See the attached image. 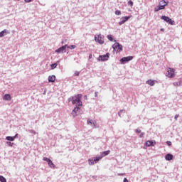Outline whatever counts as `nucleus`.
Listing matches in <instances>:
<instances>
[{"mask_svg":"<svg viewBox=\"0 0 182 182\" xmlns=\"http://www.w3.org/2000/svg\"><path fill=\"white\" fill-rule=\"evenodd\" d=\"M82 94H77L74 96H71L68 98V102H72V105H76V106L82 107L83 106V104L82 102Z\"/></svg>","mask_w":182,"mask_h":182,"instance_id":"nucleus-1","label":"nucleus"},{"mask_svg":"<svg viewBox=\"0 0 182 182\" xmlns=\"http://www.w3.org/2000/svg\"><path fill=\"white\" fill-rule=\"evenodd\" d=\"M112 49H114L115 52H122V50H123V46L119 43H115L112 45Z\"/></svg>","mask_w":182,"mask_h":182,"instance_id":"nucleus-2","label":"nucleus"},{"mask_svg":"<svg viewBox=\"0 0 182 182\" xmlns=\"http://www.w3.org/2000/svg\"><path fill=\"white\" fill-rule=\"evenodd\" d=\"M110 56V53H107L105 55H99L98 58H97V60L99 62H100V60L102 62H106V60H109V58Z\"/></svg>","mask_w":182,"mask_h":182,"instance_id":"nucleus-3","label":"nucleus"},{"mask_svg":"<svg viewBox=\"0 0 182 182\" xmlns=\"http://www.w3.org/2000/svg\"><path fill=\"white\" fill-rule=\"evenodd\" d=\"M161 19H162V21H164L169 25H174V21L171 20V18H170V17L167 16H161Z\"/></svg>","mask_w":182,"mask_h":182,"instance_id":"nucleus-4","label":"nucleus"},{"mask_svg":"<svg viewBox=\"0 0 182 182\" xmlns=\"http://www.w3.org/2000/svg\"><path fill=\"white\" fill-rule=\"evenodd\" d=\"M97 161H100V158H99L98 156L92 159H88V164H90V166H94V164H96Z\"/></svg>","mask_w":182,"mask_h":182,"instance_id":"nucleus-5","label":"nucleus"},{"mask_svg":"<svg viewBox=\"0 0 182 182\" xmlns=\"http://www.w3.org/2000/svg\"><path fill=\"white\" fill-rule=\"evenodd\" d=\"M130 60H133V56L124 57L120 59L122 65H125V63H127V62H130Z\"/></svg>","mask_w":182,"mask_h":182,"instance_id":"nucleus-6","label":"nucleus"},{"mask_svg":"<svg viewBox=\"0 0 182 182\" xmlns=\"http://www.w3.org/2000/svg\"><path fill=\"white\" fill-rule=\"evenodd\" d=\"M95 42H97V43H100V45H103V43H105V41H103V38L101 34L96 35L95 36Z\"/></svg>","mask_w":182,"mask_h":182,"instance_id":"nucleus-7","label":"nucleus"},{"mask_svg":"<svg viewBox=\"0 0 182 182\" xmlns=\"http://www.w3.org/2000/svg\"><path fill=\"white\" fill-rule=\"evenodd\" d=\"M66 46H68V45L60 47L55 50V53H66Z\"/></svg>","mask_w":182,"mask_h":182,"instance_id":"nucleus-8","label":"nucleus"},{"mask_svg":"<svg viewBox=\"0 0 182 182\" xmlns=\"http://www.w3.org/2000/svg\"><path fill=\"white\" fill-rule=\"evenodd\" d=\"M168 73L166 74V76L168 77H174V76H176V74H175V70L173 69V68H168Z\"/></svg>","mask_w":182,"mask_h":182,"instance_id":"nucleus-9","label":"nucleus"},{"mask_svg":"<svg viewBox=\"0 0 182 182\" xmlns=\"http://www.w3.org/2000/svg\"><path fill=\"white\" fill-rule=\"evenodd\" d=\"M43 161L48 162L49 167H50L51 168H55V164H53V162L52 161V160H50V159L43 157Z\"/></svg>","mask_w":182,"mask_h":182,"instance_id":"nucleus-10","label":"nucleus"},{"mask_svg":"<svg viewBox=\"0 0 182 182\" xmlns=\"http://www.w3.org/2000/svg\"><path fill=\"white\" fill-rule=\"evenodd\" d=\"M166 6H167V4H165L164 5L159 4L158 6L154 8V12H159V11L166 9Z\"/></svg>","mask_w":182,"mask_h":182,"instance_id":"nucleus-11","label":"nucleus"},{"mask_svg":"<svg viewBox=\"0 0 182 182\" xmlns=\"http://www.w3.org/2000/svg\"><path fill=\"white\" fill-rule=\"evenodd\" d=\"M80 107H79L78 105H75V107L72 111V115L73 117H76L77 116V112H79V110H80Z\"/></svg>","mask_w":182,"mask_h":182,"instance_id":"nucleus-12","label":"nucleus"},{"mask_svg":"<svg viewBox=\"0 0 182 182\" xmlns=\"http://www.w3.org/2000/svg\"><path fill=\"white\" fill-rule=\"evenodd\" d=\"M131 16H132L122 17L121 21L119 22V25H123V23L127 22V20L130 19Z\"/></svg>","mask_w":182,"mask_h":182,"instance_id":"nucleus-13","label":"nucleus"},{"mask_svg":"<svg viewBox=\"0 0 182 182\" xmlns=\"http://www.w3.org/2000/svg\"><path fill=\"white\" fill-rule=\"evenodd\" d=\"M87 124H90L91 127H94L95 129H96V127H97L96 126V121H93L92 119H87Z\"/></svg>","mask_w":182,"mask_h":182,"instance_id":"nucleus-14","label":"nucleus"},{"mask_svg":"<svg viewBox=\"0 0 182 182\" xmlns=\"http://www.w3.org/2000/svg\"><path fill=\"white\" fill-rule=\"evenodd\" d=\"M110 154V151H105L100 156H97L100 160H102V157H105V156H109Z\"/></svg>","mask_w":182,"mask_h":182,"instance_id":"nucleus-15","label":"nucleus"},{"mask_svg":"<svg viewBox=\"0 0 182 182\" xmlns=\"http://www.w3.org/2000/svg\"><path fill=\"white\" fill-rule=\"evenodd\" d=\"M173 159H174V156H173V154H167L165 156V159L166 160V161H170L173 160Z\"/></svg>","mask_w":182,"mask_h":182,"instance_id":"nucleus-16","label":"nucleus"},{"mask_svg":"<svg viewBox=\"0 0 182 182\" xmlns=\"http://www.w3.org/2000/svg\"><path fill=\"white\" fill-rule=\"evenodd\" d=\"M12 100V97H11V95L9 94H5L3 96V100H7V101H11Z\"/></svg>","mask_w":182,"mask_h":182,"instance_id":"nucleus-17","label":"nucleus"},{"mask_svg":"<svg viewBox=\"0 0 182 182\" xmlns=\"http://www.w3.org/2000/svg\"><path fill=\"white\" fill-rule=\"evenodd\" d=\"M7 33H9V31L4 29L1 32H0V38H4V36H5V35H6Z\"/></svg>","mask_w":182,"mask_h":182,"instance_id":"nucleus-18","label":"nucleus"},{"mask_svg":"<svg viewBox=\"0 0 182 182\" xmlns=\"http://www.w3.org/2000/svg\"><path fill=\"white\" fill-rule=\"evenodd\" d=\"M56 80V76L55 75H50L48 76V82L53 83Z\"/></svg>","mask_w":182,"mask_h":182,"instance_id":"nucleus-19","label":"nucleus"},{"mask_svg":"<svg viewBox=\"0 0 182 182\" xmlns=\"http://www.w3.org/2000/svg\"><path fill=\"white\" fill-rule=\"evenodd\" d=\"M146 85H149V86H154V85H156V81L153 80H148L146 82Z\"/></svg>","mask_w":182,"mask_h":182,"instance_id":"nucleus-20","label":"nucleus"},{"mask_svg":"<svg viewBox=\"0 0 182 182\" xmlns=\"http://www.w3.org/2000/svg\"><path fill=\"white\" fill-rule=\"evenodd\" d=\"M6 140H8L9 141H14L15 140V137L9 136L6 137Z\"/></svg>","mask_w":182,"mask_h":182,"instance_id":"nucleus-21","label":"nucleus"},{"mask_svg":"<svg viewBox=\"0 0 182 182\" xmlns=\"http://www.w3.org/2000/svg\"><path fill=\"white\" fill-rule=\"evenodd\" d=\"M58 67V63H53L50 65L51 70H53L54 69H56Z\"/></svg>","mask_w":182,"mask_h":182,"instance_id":"nucleus-22","label":"nucleus"},{"mask_svg":"<svg viewBox=\"0 0 182 182\" xmlns=\"http://www.w3.org/2000/svg\"><path fill=\"white\" fill-rule=\"evenodd\" d=\"M124 113H126V109H121V110L118 112V116H119L120 117H122V114H124Z\"/></svg>","mask_w":182,"mask_h":182,"instance_id":"nucleus-23","label":"nucleus"},{"mask_svg":"<svg viewBox=\"0 0 182 182\" xmlns=\"http://www.w3.org/2000/svg\"><path fill=\"white\" fill-rule=\"evenodd\" d=\"M146 146H147V147H150V146H153V141H147L146 142Z\"/></svg>","mask_w":182,"mask_h":182,"instance_id":"nucleus-24","label":"nucleus"},{"mask_svg":"<svg viewBox=\"0 0 182 182\" xmlns=\"http://www.w3.org/2000/svg\"><path fill=\"white\" fill-rule=\"evenodd\" d=\"M166 5H168V1H164V0H162V1H161L159 2V5H166Z\"/></svg>","mask_w":182,"mask_h":182,"instance_id":"nucleus-25","label":"nucleus"},{"mask_svg":"<svg viewBox=\"0 0 182 182\" xmlns=\"http://www.w3.org/2000/svg\"><path fill=\"white\" fill-rule=\"evenodd\" d=\"M66 48H67L68 49H75L76 46H75V45L68 46V45H67Z\"/></svg>","mask_w":182,"mask_h":182,"instance_id":"nucleus-26","label":"nucleus"},{"mask_svg":"<svg viewBox=\"0 0 182 182\" xmlns=\"http://www.w3.org/2000/svg\"><path fill=\"white\" fill-rule=\"evenodd\" d=\"M0 181L1 182H6V178L5 177L0 176Z\"/></svg>","mask_w":182,"mask_h":182,"instance_id":"nucleus-27","label":"nucleus"},{"mask_svg":"<svg viewBox=\"0 0 182 182\" xmlns=\"http://www.w3.org/2000/svg\"><path fill=\"white\" fill-rule=\"evenodd\" d=\"M107 39H108L109 41H110L111 42H113V36H112V35H108V36H107Z\"/></svg>","mask_w":182,"mask_h":182,"instance_id":"nucleus-28","label":"nucleus"},{"mask_svg":"<svg viewBox=\"0 0 182 182\" xmlns=\"http://www.w3.org/2000/svg\"><path fill=\"white\" fill-rule=\"evenodd\" d=\"M173 86H181V82H176L173 83Z\"/></svg>","mask_w":182,"mask_h":182,"instance_id":"nucleus-29","label":"nucleus"},{"mask_svg":"<svg viewBox=\"0 0 182 182\" xmlns=\"http://www.w3.org/2000/svg\"><path fill=\"white\" fill-rule=\"evenodd\" d=\"M6 144H8V146H9L10 147H12L14 146V143L11 142V141H7Z\"/></svg>","mask_w":182,"mask_h":182,"instance_id":"nucleus-30","label":"nucleus"},{"mask_svg":"<svg viewBox=\"0 0 182 182\" xmlns=\"http://www.w3.org/2000/svg\"><path fill=\"white\" fill-rule=\"evenodd\" d=\"M115 15H122V11H119V10H117L115 11Z\"/></svg>","mask_w":182,"mask_h":182,"instance_id":"nucleus-31","label":"nucleus"},{"mask_svg":"<svg viewBox=\"0 0 182 182\" xmlns=\"http://www.w3.org/2000/svg\"><path fill=\"white\" fill-rule=\"evenodd\" d=\"M128 5H129V6H133V1H132V0L129 1H128Z\"/></svg>","mask_w":182,"mask_h":182,"instance_id":"nucleus-32","label":"nucleus"},{"mask_svg":"<svg viewBox=\"0 0 182 182\" xmlns=\"http://www.w3.org/2000/svg\"><path fill=\"white\" fill-rule=\"evenodd\" d=\"M139 137H140L141 139H143V137H144V132H141V133L140 134V135H139Z\"/></svg>","mask_w":182,"mask_h":182,"instance_id":"nucleus-33","label":"nucleus"},{"mask_svg":"<svg viewBox=\"0 0 182 182\" xmlns=\"http://www.w3.org/2000/svg\"><path fill=\"white\" fill-rule=\"evenodd\" d=\"M135 132L136 133H141V130H140V129H136Z\"/></svg>","mask_w":182,"mask_h":182,"instance_id":"nucleus-34","label":"nucleus"},{"mask_svg":"<svg viewBox=\"0 0 182 182\" xmlns=\"http://www.w3.org/2000/svg\"><path fill=\"white\" fill-rule=\"evenodd\" d=\"M166 144H167V146H171V141H167Z\"/></svg>","mask_w":182,"mask_h":182,"instance_id":"nucleus-35","label":"nucleus"},{"mask_svg":"<svg viewBox=\"0 0 182 182\" xmlns=\"http://www.w3.org/2000/svg\"><path fill=\"white\" fill-rule=\"evenodd\" d=\"M80 73L79 71H75V76H79Z\"/></svg>","mask_w":182,"mask_h":182,"instance_id":"nucleus-36","label":"nucleus"},{"mask_svg":"<svg viewBox=\"0 0 182 182\" xmlns=\"http://www.w3.org/2000/svg\"><path fill=\"white\" fill-rule=\"evenodd\" d=\"M179 116L180 115H178V114H176L174 117L175 120H177V119H178Z\"/></svg>","mask_w":182,"mask_h":182,"instance_id":"nucleus-37","label":"nucleus"},{"mask_svg":"<svg viewBox=\"0 0 182 182\" xmlns=\"http://www.w3.org/2000/svg\"><path fill=\"white\" fill-rule=\"evenodd\" d=\"M30 133H32L33 134H36V132L34 130H30Z\"/></svg>","mask_w":182,"mask_h":182,"instance_id":"nucleus-38","label":"nucleus"},{"mask_svg":"<svg viewBox=\"0 0 182 182\" xmlns=\"http://www.w3.org/2000/svg\"><path fill=\"white\" fill-rule=\"evenodd\" d=\"M26 4H29V2H32V0H24Z\"/></svg>","mask_w":182,"mask_h":182,"instance_id":"nucleus-39","label":"nucleus"},{"mask_svg":"<svg viewBox=\"0 0 182 182\" xmlns=\"http://www.w3.org/2000/svg\"><path fill=\"white\" fill-rule=\"evenodd\" d=\"M123 182H129V180L127 179V178H124Z\"/></svg>","mask_w":182,"mask_h":182,"instance_id":"nucleus-40","label":"nucleus"},{"mask_svg":"<svg viewBox=\"0 0 182 182\" xmlns=\"http://www.w3.org/2000/svg\"><path fill=\"white\" fill-rule=\"evenodd\" d=\"M98 93H99L98 92H95V97H97Z\"/></svg>","mask_w":182,"mask_h":182,"instance_id":"nucleus-41","label":"nucleus"},{"mask_svg":"<svg viewBox=\"0 0 182 182\" xmlns=\"http://www.w3.org/2000/svg\"><path fill=\"white\" fill-rule=\"evenodd\" d=\"M84 98L85 99V100H87V95H85Z\"/></svg>","mask_w":182,"mask_h":182,"instance_id":"nucleus-42","label":"nucleus"},{"mask_svg":"<svg viewBox=\"0 0 182 182\" xmlns=\"http://www.w3.org/2000/svg\"><path fill=\"white\" fill-rule=\"evenodd\" d=\"M118 176H124V173H118Z\"/></svg>","mask_w":182,"mask_h":182,"instance_id":"nucleus-43","label":"nucleus"},{"mask_svg":"<svg viewBox=\"0 0 182 182\" xmlns=\"http://www.w3.org/2000/svg\"><path fill=\"white\" fill-rule=\"evenodd\" d=\"M92 54H90V55H89V59H92Z\"/></svg>","mask_w":182,"mask_h":182,"instance_id":"nucleus-44","label":"nucleus"},{"mask_svg":"<svg viewBox=\"0 0 182 182\" xmlns=\"http://www.w3.org/2000/svg\"><path fill=\"white\" fill-rule=\"evenodd\" d=\"M13 137H14V140L16 137H18V134H16L15 136H14Z\"/></svg>","mask_w":182,"mask_h":182,"instance_id":"nucleus-45","label":"nucleus"},{"mask_svg":"<svg viewBox=\"0 0 182 182\" xmlns=\"http://www.w3.org/2000/svg\"><path fill=\"white\" fill-rule=\"evenodd\" d=\"M161 31L162 32H164V28H161Z\"/></svg>","mask_w":182,"mask_h":182,"instance_id":"nucleus-46","label":"nucleus"},{"mask_svg":"<svg viewBox=\"0 0 182 182\" xmlns=\"http://www.w3.org/2000/svg\"><path fill=\"white\" fill-rule=\"evenodd\" d=\"M63 43H63V42H62V45H63Z\"/></svg>","mask_w":182,"mask_h":182,"instance_id":"nucleus-47","label":"nucleus"},{"mask_svg":"<svg viewBox=\"0 0 182 182\" xmlns=\"http://www.w3.org/2000/svg\"><path fill=\"white\" fill-rule=\"evenodd\" d=\"M57 63H59V61H57Z\"/></svg>","mask_w":182,"mask_h":182,"instance_id":"nucleus-48","label":"nucleus"}]
</instances>
